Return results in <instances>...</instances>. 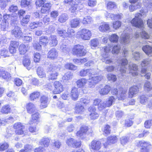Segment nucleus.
Returning a JSON list of instances; mask_svg holds the SVG:
<instances>
[{"mask_svg": "<svg viewBox=\"0 0 152 152\" xmlns=\"http://www.w3.org/2000/svg\"><path fill=\"white\" fill-rule=\"evenodd\" d=\"M112 47V46H111V45H108V46L104 47L102 49V51L103 52L102 53V60L106 64H110L113 62L112 59L108 56V53Z\"/></svg>", "mask_w": 152, "mask_h": 152, "instance_id": "3", "label": "nucleus"}, {"mask_svg": "<svg viewBox=\"0 0 152 152\" xmlns=\"http://www.w3.org/2000/svg\"><path fill=\"white\" fill-rule=\"evenodd\" d=\"M102 130L103 132V134L104 135L109 134L110 132V126L108 125H105L102 128Z\"/></svg>", "mask_w": 152, "mask_h": 152, "instance_id": "58", "label": "nucleus"}, {"mask_svg": "<svg viewBox=\"0 0 152 152\" xmlns=\"http://www.w3.org/2000/svg\"><path fill=\"white\" fill-rule=\"evenodd\" d=\"M96 72H94L88 79L89 87L90 88H94L96 85L101 81L103 78L102 75L97 76L95 75Z\"/></svg>", "mask_w": 152, "mask_h": 152, "instance_id": "5", "label": "nucleus"}, {"mask_svg": "<svg viewBox=\"0 0 152 152\" xmlns=\"http://www.w3.org/2000/svg\"><path fill=\"white\" fill-rule=\"evenodd\" d=\"M99 31L103 32L110 31V30L109 24L106 22L102 23L99 26Z\"/></svg>", "mask_w": 152, "mask_h": 152, "instance_id": "27", "label": "nucleus"}, {"mask_svg": "<svg viewBox=\"0 0 152 152\" xmlns=\"http://www.w3.org/2000/svg\"><path fill=\"white\" fill-rule=\"evenodd\" d=\"M140 36L145 39H148L150 37L149 35L144 31L142 30L141 32L137 31L134 35V37L137 38H139Z\"/></svg>", "mask_w": 152, "mask_h": 152, "instance_id": "19", "label": "nucleus"}, {"mask_svg": "<svg viewBox=\"0 0 152 152\" xmlns=\"http://www.w3.org/2000/svg\"><path fill=\"white\" fill-rule=\"evenodd\" d=\"M107 78L109 80H111L113 82L117 80L116 75L111 74H108Z\"/></svg>", "mask_w": 152, "mask_h": 152, "instance_id": "64", "label": "nucleus"}, {"mask_svg": "<svg viewBox=\"0 0 152 152\" xmlns=\"http://www.w3.org/2000/svg\"><path fill=\"white\" fill-rule=\"evenodd\" d=\"M115 99L113 96H111L109 98V100L105 102V104L106 107H109L115 102Z\"/></svg>", "mask_w": 152, "mask_h": 152, "instance_id": "46", "label": "nucleus"}, {"mask_svg": "<svg viewBox=\"0 0 152 152\" xmlns=\"http://www.w3.org/2000/svg\"><path fill=\"white\" fill-rule=\"evenodd\" d=\"M39 42L41 45H45L49 43V38L46 37L42 36L40 38Z\"/></svg>", "mask_w": 152, "mask_h": 152, "instance_id": "53", "label": "nucleus"}, {"mask_svg": "<svg viewBox=\"0 0 152 152\" xmlns=\"http://www.w3.org/2000/svg\"><path fill=\"white\" fill-rule=\"evenodd\" d=\"M101 141L96 140H93L89 145L90 148L94 150L97 151L99 150L101 147Z\"/></svg>", "mask_w": 152, "mask_h": 152, "instance_id": "15", "label": "nucleus"}, {"mask_svg": "<svg viewBox=\"0 0 152 152\" xmlns=\"http://www.w3.org/2000/svg\"><path fill=\"white\" fill-rule=\"evenodd\" d=\"M12 33L16 38H20L23 37V33L19 27H15L14 29L12 30Z\"/></svg>", "mask_w": 152, "mask_h": 152, "instance_id": "21", "label": "nucleus"}, {"mask_svg": "<svg viewBox=\"0 0 152 152\" xmlns=\"http://www.w3.org/2000/svg\"><path fill=\"white\" fill-rule=\"evenodd\" d=\"M50 140L48 138H43L42 139L40 142V145H43L45 147H47L49 145Z\"/></svg>", "mask_w": 152, "mask_h": 152, "instance_id": "48", "label": "nucleus"}, {"mask_svg": "<svg viewBox=\"0 0 152 152\" xmlns=\"http://www.w3.org/2000/svg\"><path fill=\"white\" fill-rule=\"evenodd\" d=\"M86 53L84 46L82 45H74L72 49V53L74 55L78 56H84Z\"/></svg>", "mask_w": 152, "mask_h": 152, "instance_id": "6", "label": "nucleus"}, {"mask_svg": "<svg viewBox=\"0 0 152 152\" xmlns=\"http://www.w3.org/2000/svg\"><path fill=\"white\" fill-rule=\"evenodd\" d=\"M89 134L91 133V131L90 129L86 126H84L80 128V130L78 131L76 134L77 136L80 137V138L83 139L85 137V133Z\"/></svg>", "mask_w": 152, "mask_h": 152, "instance_id": "11", "label": "nucleus"}, {"mask_svg": "<svg viewBox=\"0 0 152 152\" xmlns=\"http://www.w3.org/2000/svg\"><path fill=\"white\" fill-rule=\"evenodd\" d=\"M10 107L9 105H5L1 108V112L2 113L8 114L10 112Z\"/></svg>", "mask_w": 152, "mask_h": 152, "instance_id": "43", "label": "nucleus"}, {"mask_svg": "<svg viewBox=\"0 0 152 152\" xmlns=\"http://www.w3.org/2000/svg\"><path fill=\"white\" fill-rule=\"evenodd\" d=\"M40 107L41 108H44L47 107L50 102V100L47 96L43 95L40 98Z\"/></svg>", "mask_w": 152, "mask_h": 152, "instance_id": "16", "label": "nucleus"}, {"mask_svg": "<svg viewBox=\"0 0 152 152\" xmlns=\"http://www.w3.org/2000/svg\"><path fill=\"white\" fill-rule=\"evenodd\" d=\"M58 56V53L56 49L52 48L48 52V57L51 59H54L57 57Z\"/></svg>", "mask_w": 152, "mask_h": 152, "instance_id": "25", "label": "nucleus"}, {"mask_svg": "<svg viewBox=\"0 0 152 152\" xmlns=\"http://www.w3.org/2000/svg\"><path fill=\"white\" fill-rule=\"evenodd\" d=\"M1 25L2 30L8 31L9 24L7 21H3L1 23Z\"/></svg>", "mask_w": 152, "mask_h": 152, "instance_id": "49", "label": "nucleus"}, {"mask_svg": "<svg viewBox=\"0 0 152 152\" xmlns=\"http://www.w3.org/2000/svg\"><path fill=\"white\" fill-rule=\"evenodd\" d=\"M0 77L6 80H10L11 77L10 74L3 69H1L0 70Z\"/></svg>", "mask_w": 152, "mask_h": 152, "instance_id": "26", "label": "nucleus"}, {"mask_svg": "<svg viewBox=\"0 0 152 152\" xmlns=\"http://www.w3.org/2000/svg\"><path fill=\"white\" fill-rule=\"evenodd\" d=\"M19 50L20 54L23 55L28 50V46L23 44H22L19 46Z\"/></svg>", "mask_w": 152, "mask_h": 152, "instance_id": "39", "label": "nucleus"}, {"mask_svg": "<svg viewBox=\"0 0 152 152\" xmlns=\"http://www.w3.org/2000/svg\"><path fill=\"white\" fill-rule=\"evenodd\" d=\"M144 88L145 91L146 92H149L152 90L151 84L148 81H146L145 83Z\"/></svg>", "mask_w": 152, "mask_h": 152, "instance_id": "54", "label": "nucleus"}, {"mask_svg": "<svg viewBox=\"0 0 152 152\" xmlns=\"http://www.w3.org/2000/svg\"><path fill=\"white\" fill-rule=\"evenodd\" d=\"M1 55L4 58L8 57L9 55L7 49L4 48L1 49Z\"/></svg>", "mask_w": 152, "mask_h": 152, "instance_id": "59", "label": "nucleus"}, {"mask_svg": "<svg viewBox=\"0 0 152 152\" xmlns=\"http://www.w3.org/2000/svg\"><path fill=\"white\" fill-rule=\"evenodd\" d=\"M30 58H25L23 60V65L28 70L30 69V68L28 67L30 65Z\"/></svg>", "mask_w": 152, "mask_h": 152, "instance_id": "55", "label": "nucleus"}, {"mask_svg": "<svg viewBox=\"0 0 152 152\" xmlns=\"http://www.w3.org/2000/svg\"><path fill=\"white\" fill-rule=\"evenodd\" d=\"M121 48V47L119 45L114 46L113 48L112 53L116 54L118 53Z\"/></svg>", "mask_w": 152, "mask_h": 152, "instance_id": "62", "label": "nucleus"}, {"mask_svg": "<svg viewBox=\"0 0 152 152\" xmlns=\"http://www.w3.org/2000/svg\"><path fill=\"white\" fill-rule=\"evenodd\" d=\"M90 98L88 97H85L81 98L80 99V102L86 105L90 102Z\"/></svg>", "mask_w": 152, "mask_h": 152, "instance_id": "63", "label": "nucleus"}, {"mask_svg": "<svg viewBox=\"0 0 152 152\" xmlns=\"http://www.w3.org/2000/svg\"><path fill=\"white\" fill-rule=\"evenodd\" d=\"M117 62L118 64L121 65L120 71L122 76H124L127 73V69L125 66L127 64L128 61L125 58H123L120 60H118Z\"/></svg>", "mask_w": 152, "mask_h": 152, "instance_id": "10", "label": "nucleus"}, {"mask_svg": "<svg viewBox=\"0 0 152 152\" xmlns=\"http://www.w3.org/2000/svg\"><path fill=\"white\" fill-rule=\"evenodd\" d=\"M138 146H141V148L140 152H148L147 148L148 147L149 145L148 143L144 141H140L137 144Z\"/></svg>", "mask_w": 152, "mask_h": 152, "instance_id": "23", "label": "nucleus"}, {"mask_svg": "<svg viewBox=\"0 0 152 152\" xmlns=\"http://www.w3.org/2000/svg\"><path fill=\"white\" fill-rule=\"evenodd\" d=\"M42 23L40 22H33L31 23L29 25V27L31 29H34L38 27L42 26Z\"/></svg>", "mask_w": 152, "mask_h": 152, "instance_id": "40", "label": "nucleus"}, {"mask_svg": "<svg viewBox=\"0 0 152 152\" xmlns=\"http://www.w3.org/2000/svg\"><path fill=\"white\" fill-rule=\"evenodd\" d=\"M37 73L41 78H44L46 77V74L43 69L41 67H38L37 70Z\"/></svg>", "mask_w": 152, "mask_h": 152, "instance_id": "38", "label": "nucleus"}, {"mask_svg": "<svg viewBox=\"0 0 152 152\" xmlns=\"http://www.w3.org/2000/svg\"><path fill=\"white\" fill-rule=\"evenodd\" d=\"M139 91V88L137 86H133L129 89V96L132 98L137 94Z\"/></svg>", "mask_w": 152, "mask_h": 152, "instance_id": "24", "label": "nucleus"}, {"mask_svg": "<svg viewBox=\"0 0 152 152\" xmlns=\"http://www.w3.org/2000/svg\"><path fill=\"white\" fill-rule=\"evenodd\" d=\"M142 50L147 54L149 55L152 52V48L148 45H146L142 48Z\"/></svg>", "mask_w": 152, "mask_h": 152, "instance_id": "50", "label": "nucleus"}, {"mask_svg": "<svg viewBox=\"0 0 152 152\" xmlns=\"http://www.w3.org/2000/svg\"><path fill=\"white\" fill-rule=\"evenodd\" d=\"M150 63V61L148 59H144L141 64L142 66V69L141 71L142 74L141 76H144L145 78L147 79H149L150 78L151 73H148L145 74L146 71V69L145 68V67H148L149 66Z\"/></svg>", "mask_w": 152, "mask_h": 152, "instance_id": "9", "label": "nucleus"}, {"mask_svg": "<svg viewBox=\"0 0 152 152\" xmlns=\"http://www.w3.org/2000/svg\"><path fill=\"white\" fill-rule=\"evenodd\" d=\"M68 17L66 14H61L59 17L58 21L61 23H64L68 19Z\"/></svg>", "mask_w": 152, "mask_h": 152, "instance_id": "56", "label": "nucleus"}, {"mask_svg": "<svg viewBox=\"0 0 152 152\" xmlns=\"http://www.w3.org/2000/svg\"><path fill=\"white\" fill-rule=\"evenodd\" d=\"M80 18H74L71 20L70 22V25L72 28H76L80 25Z\"/></svg>", "mask_w": 152, "mask_h": 152, "instance_id": "35", "label": "nucleus"}, {"mask_svg": "<svg viewBox=\"0 0 152 152\" xmlns=\"http://www.w3.org/2000/svg\"><path fill=\"white\" fill-rule=\"evenodd\" d=\"M92 21L91 17L90 16H86L83 18L82 23L84 25H86L91 23Z\"/></svg>", "mask_w": 152, "mask_h": 152, "instance_id": "47", "label": "nucleus"}, {"mask_svg": "<svg viewBox=\"0 0 152 152\" xmlns=\"http://www.w3.org/2000/svg\"><path fill=\"white\" fill-rule=\"evenodd\" d=\"M92 36L91 32L88 29L83 28L78 31L76 37L84 40H89Z\"/></svg>", "mask_w": 152, "mask_h": 152, "instance_id": "4", "label": "nucleus"}, {"mask_svg": "<svg viewBox=\"0 0 152 152\" xmlns=\"http://www.w3.org/2000/svg\"><path fill=\"white\" fill-rule=\"evenodd\" d=\"M35 4L38 7L42 6L41 12L42 13H45L48 12L52 6L51 3L46 0H36Z\"/></svg>", "mask_w": 152, "mask_h": 152, "instance_id": "2", "label": "nucleus"}, {"mask_svg": "<svg viewBox=\"0 0 152 152\" xmlns=\"http://www.w3.org/2000/svg\"><path fill=\"white\" fill-rule=\"evenodd\" d=\"M65 67L66 69L71 70H75L77 68V66L71 63L66 64L65 65Z\"/></svg>", "mask_w": 152, "mask_h": 152, "instance_id": "57", "label": "nucleus"}, {"mask_svg": "<svg viewBox=\"0 0 152 152\" xmlns=\"http://www.w3.org/2000/svg\"><path fill=\"white\" fill-rule=\"evenodd\" d=\"M94 69H82L80 72L79 75L81 77L88 75L89 77L93 73L94 74Z\"/></svg>", "mask_w": 152, "mask_h": 152, "instance_id": "18", "label": "nucleus"}, {"mask_svg": "<svg viewBox=\"0 0 152 152\" xmlns=\"http://www.w3.org/2000/svg\"><path fill=\"white\" fill-rule=\"evenodd\" d=\"M31 0H21L20 6L22 8L28 7L31 4Z\"/></svg>", "mask_w": 152, "mask_h": 152, "instance_id": "52", "label": "nucleus"}, {"mask_svg": "<svg viewBox=\"0 0 152 152\" xmlns=\"http://www.w3.org/2000/svg\"><path fill=\"white\" fill-rule=\"evenodd\" d=\"M88 80L85 78H82L79 79L77 81L76 83L78 87L83 88L85 86Z\"/></svg>", "mask_w": 152, "mask_h": 152, "instance_id": "34", "label": "nucleus"}, {"mask_svg": "<svg viewBox=\"0 0 152 152\" xmlns=\"http://www.w3.org/2000/svg\"><path fill=\"white\" fill-rule=\"evenodd\" d=\"M141 13H137L135 14V18L131 20V24L134 26L141 28L143 26V24L142 19L140 18L141 16L145 15L146 12L143 10L140 11Z\"/></svg>", "mask_w": 152, "mask_h": 152, "instance_id": "1", "label": "nucleus"}, {"mask_svg": "<svg viewBox=\"0 0 152 152\" xmlns=\"http://www.w3.org/2000/svg\"><path fill=\"white\" fill-rule=\"evenodd\" d=\"M31 119L29 121V123L30 124L33 123H38L39 122V114L38 113H36L32 115Z\"/></svg>", "mask_w": 152, "mask_h": 152, "instance_id": "28", "label": "nucleus"}, {"mask_svg": "<svg viewBox=\"0 0 152 152\" xmlns=\"http://www.w3.org/2000/svg\"><path fill=\"white\" fill-rule=\"evenodd\" d=\"M88 110L89 112H91L89 116L91 119L95 120L98 118L99 115L96 111V109L94 107H91L88 108Z\"/></svg>", "mask_w": 152, "mask_h": 152, "instance_id": "20", "label": "nucleus"}, {"mask_svg": "<svg viewBox=\"0 0 152 152\" xmlns=\"http://www.w3.org/2000/svg\"><path fill=\"white\" fill-rule=\"evenodd\" d=\"M57 32L60 36H63L64 38H71L75 35L74 30L71 28H68L67 32H66L65 30L58 28L57 30Z\"/></svg>", "mask_w": 152, "mask_h": 152, "instance_id": "8", "label": "nucleus"}, {"mask_svg": "<svg viewBox=\"0 0 152 152\" xmlns=\"http://www.w3.org/2000/svg\"><path fill=\"white\" fill-rule=\"evenodd\" d=\"M131 34L128 32H126L124 30L121 36L120 37V42L123 44L125 45L129 44L130 41Z\"/></svg>", "mask_w": 152, "mask_h": 152, "instance_id": "12", "label": "nucleus"}, {"mask_svg": "<svg viewBox=\"0 0 152 152\" xmlns=\"http://www.w3.org/2000/svg\"><path fill=\"white\" fill-rule=\"evenodd\" d=\"M129 140V139L128 137L126 136L122 137L120 138L121 143L123 145H125L128 142Z\"/></svg>", "mask_w": 152, "mask_h": 152, "instance_id": "60", "label": "nucleus"}, {"mask_svg": "<svg viewBox=\"0 0 152 152\" xmlns=\"http://www.w3.org/2000/svg\"><path fill=\"white\" fill-rule=\"evenodd\" d=\"M40 95V93L38 91H35L31 94L29 96V99L31 101H35L38 99Z\"/></svg>", "mask_w": 152, "mask_h": 152, "instance_id": "37", "label": "nucleus"}, {"mask_svg": "<svg viewBox=\"0 0 152 152\" xmlns=\"http://www.w3.org/2000/svg\"><path fill=\"white\" fill-rule=\"evenodd\" d=\"M31 16L29 15H27L24 17L20 20L21 24L24 25L27 24L29 21Z\"/></svg>", "mask_w": 152, "mask_h": 152, "instance_id": "44", "label": "nucleus"}, {"mask_svg": "<svg viewBox=\"0 0 152 152\" xmlns=\"http://www.w3.org/2000/svg\"><path fill=\"white\" fill-rule=\"evenodd\" d=\"M142 6V4L140 2H138L136 4H131L129 6V10L130 12H133L138 9L140 8Z\"/></svg>", "mask_w": 152, "mask_h": 152, "instance_id": "33", "label": "nucleus"}, {"mask_svg": "<svg viewBox=\"0 0 152 152\" xmlns=\"http://www.w3.org/2000/svg\"><path fill=\"white\" fill-rule=\"evenodd\" d=\"M73 77V74L70 72H68L63 76L62 79L64 81H66L71 79Z\"/></svg>", "mask_w": 152, "mask_h": 152, "instance_id": "45", "label": "nucleus"}, {"mask_svg": "<svg viewBox=\"0 0 152 152\" xmlns=\"http://www.w3.org/2000/svg\"><path fill=\"white\" fill-rule=\"evenodd\" d=\"M129 72L133 76L138 75L137 66L135 64H133L132 66L129 65Z\"/></svg>", "mask_w": 152, "mask_h": 152, "instance_id": "22", "label": "nucleus"}, {"mask_svg": "<svg viewBox=\"0 0 152 152\" xmlns=\"http://www.w3.org/2000/svg\"><path fill=\"white\" fill-rule=\"evenodd\" d=\"M27 112L30 114L32 113L36 110V107L34 104L31 102L27 103L26 106Z\"/></svg>", "mask_w": 152, "mask_h": 152, "instance_id": "29", "label": "nucleus"}, {"mask_svg": "<svg viewBox=\"0 0 152 152\" xmlns=\"http://www.w3.org/2000/svg\"><path fill=\"white\" fill-rule=\"evenodd\" d=\"M127 91V89L125 88H121L119 91L117 88H114L112 91V93L113 94L117 95L119 100H124L126 98Z\"/></svg>", "mask_w": 152, "mask_h": 152, "instance_id": "7", "label": "nucleus"}, {"mask_svg": "<svg viewBox=\"0 0 152 152\" xmlns=\"http://www.w3.org/2000/svg\"><path fill=\"white\" fill-rule=\"evenodd\" d=\"M58 41L56 39V36H50L49 38L48 44L51 46H54L57 45Z\"/></svg>", "mask_w": 152, "mask_h": 152, "instance_id": "36", "label": "nucleus"}, {"mask_svg": "<svg viewBox=\"0 0 152 152\" xmlns=\"http://www.w3.org/2000/svg\"><path fill=\"white\" fill-rule=\"evenodd\" d=\"M119 37L116 34H113L110 35L108 37L109 40L111 42L113 43H117Z\"/></svg>", "mask_w": 152, "mask_h": 152, "instance_id": "42", "label": "nucleus"}, {"mask_svg": "<svg viewBox=\"0 0 152 152\" xmlns=\"http://www.w3.org/2000/svg\"><path fill=\"white\" fill-rule=\"evenodd\" d=\"M9 146L8 144L6 142L0 143V151H3L7 149Z\"/></svg>", "mask_w": 152, "mask_h": 152, "instance_id": "61", "label": "nucleus"}, {"mask_svg": "<svg viewBox=\"0 0 152 152\" xmlns=\"http://www.w3.org/2000/svg\"><path fill=\"white\" fill-rule=\"evenodd\" d=\"M100 44V41L98 39H91L90 41V45L92 48L97 47Z\"/></svg>", "mask_w": 152, "mask_h": 152, "instance_id": "41", "label": "nucleus"}, {"mask_svg": "<svg viewBox=\"0 0 152 152\" xmlns=\"http://www.w3.org/2000/svg\"><path fill=\"white\" fill-rule=\"evenodd\" d=\"M58 73L56 71H53L50 73L48 76V78L49 80H54L57 78Z\"/></svg>", "mask_w": 152, "mask_h": 152, "instance_id": "51", "label": "nucleus"}, {"mask_svg": "<svg viewBox=\"0 0 152 152\" xmlns=\"http://www.w3.org/2000/svg\"><path fill=\"white\" fill-rule=\"evenodd\" d=\"M111 90V88L109 85H106L103 88L99 89V92L102 95H105L108 94Z\"/></svg>", "mask_w": 152, "mask_h": 152, "instance_id": "32", "label": "nucleus"}, {"mask_svg": "<svg viewBox=\"0 0 152 152\" xmlns=\"http://www.w3.org/2000/svg\"><path fill=\"white\" fill-rule=\"evenodd\" d=\"M14 128L15 129V133L18 135H22L24 134V129L25 127L20 122L15 123L14 125Z\"/></svg>", "mask_w": 152, "mask_h": 152, "instance_id": "14", "label": "nucleus"}, {"mask_svg": "<svg viewBox=\"0 0 152 152\" xmlns=\"http://www.w3.org/2000/svg\"><path fill=\"white\" fill-rule=\"evenodd\" d=\"M54 90L53 93L54 94H59L64 90V87L62 84L59 81H55L54 83Z\"/></svg>", "mask_w": 152, "mask_h": 152, "instance_id": "13", "label": "nucleus"}, {"mask_svg": "<svg viewBox=\"0 0 152 152\" xmlns=\"http://www.w3.org/2000/svg\"><path fill=\"white\" fill-rule=\"evenodd\" d=\"M75 110V113L79 114H82L85 110L84 107L79 103H77Z\"/></svg>", "mask_w": 152, "mask_h": 152, "instance_id": "30", "label": "nucleus"}, {"mask_svg": "<svg viewBox=\"0 0 152 152\" xmlns=\"http://www.w3.org/2000/svg\"><path fill=\"white\" fill-rule=\"evenodd\" d=\"M79 96V93L77 89L76 88H73L71 91V96L72 99L74 100L77 99Z\"/></svg>", "mask_w": 152, "mask_h": 152, "instance_id": "31", "label": "nucleus"}, {"mask_svg": "<svg viewBox=\"0 0 152 152\" xmlns=\"http://www.w3.org/2000/svg\"><path fill=\"white\" fill-rule=\"evenodd\" d=\"M118 140V138L116 136L113 135L110 136L107 138V141L103 144L105 148H107L108 145L116 143Z\"/></svg>", "mask_w": 152, "mask_h": 152, "instance_id": "17", "label": "nucleus"}]
</instances>
